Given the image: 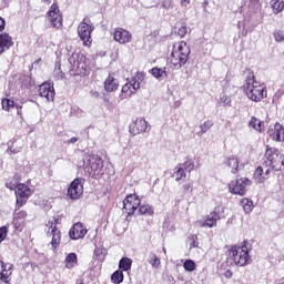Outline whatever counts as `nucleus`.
<instances>
[{"mask_svg":"<svg viewBox=\"0 0 284 284\" xmlns=\"http://www.w3.org/2000/svg\"><path fill=\"white\" fill-rule=\"evenodd\" d=\"M104 90L105 92H115V90H119V80L112 75H109L104 81Z\"/></svg>","mask_w":284,"mask_h":284,"instance_id":"nucleus-24","label":"nucleus"},{"mask_svg":"<svg viewBox=\"0 0 284 284\" xmlns=\"http://www.w3.org/2000/svg\"><path fill=\"white\" fill-rule=\"evenodd\" d=\"M264 164L266 168L275 170V172H281L284 169V155L277 149L267 148Z\"/></svg>","mask_w":284,"mask_h":284,"instance_id":"nucleus-4","label":"nucleus"},{"mask_svg":"<svg viewBox=\"0 0 284 284\" xmlns=\"http://www.w3.org/2000/svg\"><path fill=\"white\" fill-rule=\"evenodd\" d=\"M6 236H8V227L2 226L0 227V243H3V241H6Z\"/></svg>","mask_w":284,"mask_h":284,"instance_id":"nucleus-49","label":"nucleus"},{"mask_svg":"<svg viewBox=\"0 0 284 284\" xmlns=\"http://www.w3.org/2000/svg\"><path fill=\"white\" fill-rule=\"evenodd\" d=\"M149 263L152 267H159L161 265V260L154 253H150Z\"/></svg>","mask_w":284,"mask_h":284,"instance_id":"nucleus-38","label":"nucleus"},{"mask_svg":"<svg viewBox=\"0 0 284 284\" xmlns=\"http://www.w3.org/2000/svg\"><path fill=\"white\" fill-rule=\"evenodd\" d=\"M129 132L133 136H136L138 134H143V132H148V121H145V118H136L129 125Z\"/></svg>","mask_w":284,"mask_h":284,"instance_id":"nucleus-13","label":"nucleus"},{"mask_svg":"<svg viewBox=\"0 0 284 284\" xmlns=\"http://www.w3.org/2000/svg\"><path fill=\"white\" fill-rule=\"evenodd\" d=\"M6 30V20L0 17V32H3Z\"/></svg>","mask_w":284,"mask_h":284,"instance_id":"nucleus-52","label":"nucleus"},{"mask_svg":"<svg viewBox=\"0 0 284 284\" xmlns=\"http://www.w3.org/2000/svg\"><path fill=\"white\" fill-rule=\"evenodd\" d=\"M14 45V41L8 33H0V54H3L6 50H10Z\"/></svg>","mask_w":284,"mask_h":284,"instance_id":"nucleus-21","label":"nucleus"},{"mask_svg":"<svg viewBox=\"0 0 284 284\" xmlns=\"http://www.w3.org/2000/svg\"><path fill=\"white\" fill-rule=\"evenodd\" d=\"M84 171L89 173L92 179H99L105 174V168L103 166V159L99 155H91L84 162Z\"/></svg>","mask_w":284,"mask_h":284,"instance_id":"nucleus-6","label":"nucleus"},{"mask_svg":"<svg viewBox=\"0 0 284 284\" xmlns=\"http://www.w3.org/2000/svg\"><path fill=\"white\" fill-rule=\"evenodd\" d=\"M120 270H123V272H128L132 268V260L130 257H123L119 262Z\"/></svg>","mask_w":284,"mask_h":284,"instance_id":"nucleus-34","label":"nucleus"},{"mask_svg":"<svg viewBox=\"0 0 284 284\" xmlns=\"http://www.w3.org/2000/svg\"><path fill=\"white\" fill-rule=\"evenodd\" d=\"M140 205L141 200L136 194H129L123 201V210H125L128 216H132Z\"/></svg>","mask_w":284,"mask_h":284,"instance_id":"nucleus-10","label":"nucleus"},{"mask_svg":"<svg viewBox=\"0 0 284 284\" xmlns=\"http://www.w3.org/2000/svg\"><path fill=\"white\" fill-rule=\"evenodd\" d=\"M220 103H222L223 105H227L230 108V105H232V99H230V97L227 95H222L220 98Z\"/></svg>","mask_w":284,"mask_h":284,"instance_id":"nucleus-47","label":"nucleus"},{"mask_svg":"<svg viewBox=\"0 0 284 284\" xmlns=\"http://www.w3.org/2000/svg\"><path fill=\"white\" fill-rule=\"evenodd\" d=\"M242 245H235L230 250V255L232 256L235 265L240 267H245L252 263V257L250 256V248L245 245V242Z\"/></svg>","mask_w":284,"mask_h":284,"instance_id":"nucleus-5","label":"nucleus"},{"mask_svg":"<svg viewBox=\"0 0 284 284\" xmlns=\"http://www.w3.org/2000/svg\"><path fill=\"white\" fill-rule=\"evenodd\" d=\"M182 168L184 169V171L186 172H192V170H194V162L192 160H186L184 162V164L182 165Z\"/></svg>","mask_w":284,"mask_h":284,"instance_id":"nucleus-46","label":"nucleus"},{"mask_svg":"<svg viewBox=\"0 0 284 284\" xmlns=\"http://www.w3.org/2000/svg\"><path fill=\"white\" fill-rule=\"evenodd\" d=\"M68 196L72 201H77V199L83 196V179H75L71 182L68 189Z\"/></svg>","mask_w":284,"mask_h":284,"instance_id":"nucleus-12","label":"nucleus"},{"mask_svg":"<svg viewBox=\"0 0 284 284\" xmlns=\"http://www.w3.org/2000/svg\"><path fill=\"white\" fill-rule=\"evenodd\" d=\"M2 108L7 111L10 112V108H14V101L10 99H3L2 100Z\"/></svg>","mask_w":284,"mask_h":284,"instance_id":"nucleus-44","label":"nucleus"},{"mask_svg":"<svg viewBox=\"0 0 284 284\" xmlns=\"http://www.w3.org/2000/svg\"><path fill=\"white\" fill-rule=\"evenodd\" d=\"M212 125H214V122H212V120L205 121L202 124H200L201 134H205V132H207V130H210Z\"/></svg>","mask_w":284,"mask_h":284,"instance_id":"nucleus-42","label":"nucleus"},{"mask_svg":"<svg viewBox=\"0 0 284 284\" xmlns=\"http://www.w3.org/2000/svg\"><path fill=\"white\" fill-rule=\"evenodd\" d=\"M2 271L0 272V281L3 283H10L12 276V264L4 263L0 260Z\"/></svg>","mask_w":284,"mask_h":284,"instance_id":"nucleus-20","label":"nucleus"},{"mask_svg":"<svg viewBox=\"0 0 284 284\" xmlns=\"http://www.w3.org/2000/svg\"><path fill=\"white\" fill-rule=\"evenodd\" d=\"M53 74H54L55 79H58V80L63 79V71H61V64H59V63L55 64Z\"/></svg>","mask_w":284,"mask_h":284,"instance_id":"nucleus-45","label":"nucleus"},{"mask_svg":"<svg viewBox=\"0 0 284 284\" xmlns=\"http://www.w3.org/2000/svg\"><path fill=\"white\" fill-rule=\"evenodd\" d=\"M16 196H17V205L21 207V205H24L28 199L32 196V189H30V186L23 183H20L18 184V189H16Z\"/></svg>","mask_w":284,"mask_h":284,"instance_id":"nucleus-11","label":"nucleus"},{"mask_svg":"<svg viewBox=\"0 0 284 284\" xmlns=\"http://www.w3.org/2000/svg\"><path fill=\"white\" fill-rule=\"evenodd\" d=\"M255 183H264L265 182V172L263 171V166H257L254 171V175H253Z\"/></svg>","mask_w":284,"mask_h":284,"instance_id":"nucleus-28","label":"nucleus"},{"mask_svg":"<svg viewBox=\"0 0 284 284\" xmlns=\"http://www.w3.org/2000/svg\"><path fill=\"white\" fill-rule=\"evenodd\" d=\"M209 3H210V2L204 1V2H203L204 8H205V6H209Z\"/></svg>","mask_w":284,"mask_h":284,"instance_id":"nucleus-59","label":"nucleus"},{"mask_svg":"<svg viewBox=\"0 0 284 284\" xmlns=\"http://www.w3.org/2000/svg\"><path fill=\"white\" fill-rule=\"evenodd\" d=\"M39 97L42 99H47V101H54L55 92H54V83L43 82L39 89Z\"/></svg>","mask_w":284,"mask_h":284,"instance_id":"nucleus-14","label":"nucleus"},{"mask_svg":"<svg viewBox=\"0 0 284 284\" xmlns=\"http://www.w3.org/2000/svg\"><path fill=\"white\" fill-rule=\"evenodd\" d=\"M93 97H99V92H93Z\"/></svg>","mask_w":284,"mask_h":284,"instance_id":"nucleus-60","label":"nucleus"},{"mask_svg":"<svg viewBox=\"0 0 284 284\" xmlns=\"http://www.w3.org/2000/svg\"><path fill=\"white\" fill-rule=\"evenodd\" d=\"M189 28H187V24H185V22H179L176 26H175V32L176 34H179V37L183 38L185 37V34H187L189 32Z\"/></svg>","mask_w":284,"mask_h":284,"instance_id":"nucleus-33","label":"nucleus"},{"mask_svg":"<svg viewBox=\"0 0 284 284\" xmlns=\"http://www.w3.org/2000/svg\"><path fill=\"white\" fill-rule=\"evenodd\" d=\"M271 7L273 9V12L275 14H278V12H283V10H284V1L283 0H271Z\"/></svg>","mask_w":284,"mask_h":284,"instance_id":"nucleus-32","label":"nucleus"},{"mask_svg":"<svg viewBox=\"0 0 284 284\" xmlns=\"http://www.w3.org/2000/svg\"><path fill=\"white\" fill-rule=\"evenodd\" d=\"M224 276H225V278H232V276H233L232 271H230V270L225 271Z\"/></svg>","mask_w":284,"mask_h":284,"instance_id":"nucleus-53","label":"nucleus"},{"mask_svg":"<svg viewBox=\"0 0 284 284\" xmlns=\"http://www.w3.org/2000/svg\"><path fill=\"white\" fill-rule=\"evenodd\" d=\"M92 32H94V24H92V22L88 19H84L78 26V34L81 41H83V45L87 48L92 45Z\"/></svg>","mask_w":284,"mask_h":284,"instance_id":"nucleus-8","label":"nucleus"},{"mask_svg":"<svg viewBox=\"0 0 284 284\" xmlns=\"http://www.w3.org/2000/svg\"><path fill=\"white\" fill-rule=\"evenodd\" d=\"M268 136L273 141H277V143H281L284 141V128L281 123L271 124L267 131Z\"/></svg>","mask_w":284,"mask_h":284,"instance_id":"nucleus-15","label":"nucleus"},{"mask_svg":"<svg viewBox=\"0 0 284 284\" xmlns=\"http://www.w3.org/2000/svg\"><path fill=\"white\" fill-rule=\"evenodd\" d=\"M52 0H41L42 3H44L45 6H50Z\"/></svg>","mask_w":284,"mask_h":284,"instance_id":"nucleus-57","label":"nucleus"},{"mask_svg":"<svg viewBox=\"0 0 284 284\" xmlns=\"http://www.w3.org/2000/svg\"><path fill=\"white\" fill-rule=\"evenodd\" d=\"M248 128H252L255 132L263 133L265 132V122L261 121L256 116H252L248 121Z\"/></svg>","mask_w":284,"mask_h":284,"instance_id":"nucleus-23","label":"nucleus"},{"mask_svg":"<svg viewBox=\"0 0 284 284\" xmlns=\"http://www.w3.org/2000/svg\"><path fill=\"white\" fill-rule=\"evenodd\" d=\"M163 252H164V254H165L166 250H165V248H163Z\"/></svg>","mask_w":284,"mask_h":284,"instance_id":"nucleus-61","label":"nucleus"},{"mask_svg":"<svg viewBox=\"0 0 284 284\" xmlns=\"http://www.w3.org/2000/svg\"><path fill=\"white\" fill-rule=\"evenodd\" d=\"M69 68L72 74L85 77L90 73V60L81 53H72L69 57Z\"/></svg>","mask_w":284,"mask_h":284,"instance_id":"nucleus-2","label":"nucleus"},{"mask_svg":"<svg viewBox=\"0 0 284 284\" xmlns=\"http://www.w3.org/2000/svg\"><path fill=\"white\" fill-rule=\"evenodd\" d=\"M173 176L175 178V181H181L187 176L185 173V169L180 165L176 168V171L174 172Z\"/></svg>","mask_w":284,"mask_h":284,"instance_id":"nucleus-36","label":"nucleus"},{"mask_svg":"<svg viewBox=\"0 0 284 284\" xmlns=\"http://www.w3.org/2000/svg\"><path fill=\"white\" fill-rule=\"evenodd\" d=\"M221 221V214L216 211L210 213L204 222H199L200 227H216V222Z\"/></svg>","mask_w":284,"mask_h":284,"instance_id":"nucleus-19","label":"nucleus"},{"mask_svg":"<svg viewBox=\"0 0 284 284\" xmlns=\"http://www.w3.org/2000/svg\"><path fill=\"white\" fill-rule=\"evenodd\" d=\"M241 205L245 212V214H250L252 212V210H254V202H252V200L244 197L241 201Z\"/></svg>","mask_w":284,"mask_h":284,"instance_id":"nucleus-31","label":"nucleus"},{"mask_svg":"<svg viewBox=\"0 0 284 284\" xmlns=\"http://www.w3.org/2000/svg\"><path fill=\"white\" fill-rule=\"evenodd\" d=\"M183 267L186 272H194V270H196V263L192 260H186L183 263Z\"/></svg>","mask_w":284,"mask_h":284,"instance_id":"nucleus-40","label":"nucleus"},{"mask_svg":"<svg viewBox=\"0 0 284 284\" xmlns=\"http://www.w3.org/2000/svg\"><path fill=\"white\" fill-rule=\"evenodd\" d=\"M247 185H252V181L247 178H241L240 180L233 181L229 184V192L237 194L239 196H245Z\"/></svg>","mask_w":284,"mask_h":284,"instance_id":"nucleus-9","label":"nucleus"},{"mask_svg":"<svg viewBox=\"0 0 284 284\" xmlns=\"http://www.w3.org/2000/svg\"><path fill=\"white\" fill-rule=\"evenodd\" d=\"M77 253H69L64 258V266L67 267V270H73V267H77Z\"/></svg>","mask_w":284,"mask_h":284,"instance_id":"nucleus-27","label":"nucleus"},{"mask_svg":"<svg viewBox=\"0 0 284 284\" xmlns=\"http://www.w3.org/2000/svg\"><path fill=\"white\" fill-rule=\"evenodd\" d=\"M190 1L191 0H180L181 6H183L184 8H186V6H190Z\"/></svg>","mask_w":284,"mask_h":284,"instance_id":"nucleus-54","label":"nucleus"},{"mask_svg":"<svg viewBox=\"0 0 284 284\" xmlns=\"http://www.w3.org/2000/svg\"><path fill=\"white\" fill-rule=\"evenodd\" d=\"M244 92L251 101L258 103L263 98L266 97L265 85L254 79V75L246 79L244 83Z\"/></svg>","mask_w":284,"mask_h":284,"instance_id":"nucleus-3","label":"nucleus"},{"mask_svg":"<svg viewBox=\"0 0 284 284\" xmlns=\"http://www.w3.org/2000/svg\"><path fill=\"white\" fill-rule=\"evenodd\" d=\"M136 94V91L133 87L128 82L122 87L121 93H120V101H123L125 99H132V95Z\"/></svg>","mask_w":284,"mask_h":284,"instance_id":"nucleus-25","label":"nucleus"},{"mask_svg":"<svg viewBox=\"0 0 284 284\" xmlns=\"http://www.w3.org/2000/svg\"><path fill=\"white\" fill-rule=\"evenodd\" d=\"M139 213L141 215L146 214V216H153L154 215V206L149 205V204H143V205L140 206Z\"/></svg>","mask_w":284,"mask_h":284,"instance_id":"nucleus-35","label":"nucleus"},{"mask_svg":"<svg viewBox=\"0 0 284 284\" xmlns=\"http://www.w3.org/2000/svg\"><path fill=\"white\" fill-rule=\"evenodd\" d=\"M184 194H192L194 191V185L192 183H186L183 185Z\"/></svg>","mask_w":284,"mask_h":284,"instance_id":"nucleus-48","label":"nucleus"},{"mask_svg":"<svg viewBox=\"0 0 284 284\" xmlns=\"http://www.w3.org/2000/svg\"><path fill=\"white\" fill-rule=\"evenodd\" d=\"M150 74L154 77V79H165L168 77V71L161 68H153L150 70Z\"/></svg>","mask_w":284,"mask_h":284,"instance_id":"nucleus-29","label":"nucleus"},{"mask_svg":"<svg viewBox=\"0 0 284 284\" xmlns=\"http://www.w3.org/2000/svg\"><path fill=\"white\" fill-rule=\"evenodd\" d=\"M87 234L88 229H85L81 222L75 223L69 231V236L72 241H79V239H83Z\"/></svg>","mask_w":284,"mask_h":284,"instance_id":"nucleus-17","label":"nucleus"},{"mask_svg":"<svg viewBox=\"0 0 284 284\" xmlns=\"http://www.w3.org/2000/svg\"><path fill=\"white\" fill-rule=\"evenodd\" d=\"M47 20L50 23L51 28L55 30H61L63 28V14L61 13V9H59V4L53 2L47 12Z\"/></svg>","mask_w":284,"mask_h":284,"instance_id":"nucleus-7","label":"nucleus"},{"mask_svg":"<svg viewBox=\"0 0 284 284\" xmlns=\"http://www.w3.org/2000/svg\"><path fill=\"white\" fill-rule=\"evenodd\" d=\"M226 165L227 168H231L232 174H236V172H239V159H236L235 156L229 158L226 161Z\"/></svg>","mask_w":284,"mask_h":284,"instance_id":"nucleus-30","label":"nucleus"},{"mask_svg":"<svg viewBox=\"0 0 284 284\" xmlns=\"http://www.w3.org/2000/svg\"><path fill=\"white\" fill-rule=\"evenodd\" d=\"M113 39L121 45H125L132 41V33L123 28H116L113 32Z\"/></svg>","mask_w":284,"mask_h":284,"instance_id":"nucleus-16","label":"nucleus"},{"mask_svg":"<svg viewBox=\"0 0 284 284\" xmlns=\"http://www.w3.org/2000/svg\"><path fill=\"white\" fill-rule=\"evenodd\" d=\"M20 184L21 183H19L17 179L13 178L11 180H7L6 187H8V190H17Z\"/></svg>","mask_w":284,"mask_h":284,"instance_id":"nucleus-41","label":"nucleus"},{"mask_svg":"<svg viewBox=\"0 0 284 284\" xmlns=\"http://www.w3.org/2000/svg\"><path fill=\"white\" fill-rule=\"evenodd\" d=\"M23 150V141L21 140H11L8 142V152L10 154H19Z\"/></svg>","mask_w":284,"mask_h":284,"instance_id":"nucleus-22","label":"nucleus"},{"mask_svg":"<svg viewBox=\"0 0 284 284\" xmlns=\"http://www.w3.org/2000/svg\"><path fill=\"white\" fill-rule=\"evenodd\" d=\"M270 174V169H267L265 172H264V176L265 179H267V175Z\"/></svg>","mask_w":284,"mask_h":284,"instance_id":"nucleus-58","label":"nucleus"},{"mask_svg":"<svg viewBox=\"0 0 284 284\" xmlns=\"http://www.w3.org/2000/svg\"><path fill=\"white\" fill-rule=\"evenodd\" d=\"M187 59H190V45H187V42H175L168 59L170 68L172 70H181L187 63Z\"/></svg>","mask_w":284,"mask_h":284,"instance_id":"nucleus-1","label":"nucleus"},{"mask_svg":"<svg viewBox=\"0 0 284 284\" xmlns=\"http://www.w3.org/2000/svg\"><path fill=\"white\" fill-rule=\"evenodd\" d=\"M194 239H195L194 236L191 237V241H193V243L190 244V247H197L199 243H196V242L194 241Z\"/></svg>","mask_w":284,"mask_h":284,"instance_id":"nucleus-55","label":"nucleus"},{"mask_svg":"<svg viewBox=\"0 0 284 284\" xmlns=\"http://www.w3.org/2000/svg\"><path fill=\"white\" fill-rule=\"evenodd\" d=\"M144 79H145V75L141 72H138L135 75L131 78L129 83L131 84L133 90L136 92V90L141 89V84L143 83Z\"/></svg>","mask_w":284,"mask_h":284,"instance_id":"nucleus-26","label":"nucleus"},{"mask_svg":"<svg viewBox=\"0 0 284 284\" xmlns=\"http://www.w3.org/2000/svg\"><path fill=\"white\" fill-rule=\"evenodd\" d=\"M111 281H112V283H115V284H121V283H123V271H115V272L111 275Z\"/></svg>","mask_w":284,"mask_h":284,"instance_id":"nucleus-37","label":"nucleus"},{"mask_svg":"<svg viewBox=\"0 0 284 284\" xmlns=\"http://www.w3.org/2000/svg\"><path fill=\"white\" fill-rule=\"evenodd\" d=\"M26 216H28L26 211H21V212L16 213L13 219H18L19 221H24Z\"/></svg>","mask_w":284,"mask_h":284,"instance_id":"nucleus-50","label":"nucleus"},{"mask_svg":"<svg viewBox=\"0 0 284 284\" xmlns=\"http://www.w3.org/2000/svg\"><path fill=\"white\" fill-rule=\"evenodd\" d=\"M26 225V220L13 219V227L17 232H23V227Z\"/></svg>","mask_w":284,"mask_h":284,"instance_id":"nucleus-39","label":"nucleus"},{"mask_svg":"<svg viewBox=\"0 0 284 284\" xmlns=\"http://www.w3.org/2000/svg\"><path fill=\"white\" fill-rule=\"evenodd\" d=\"M48 237L51 239V247L57 250L61 245V231L55 225L51 224L48 231Z\"/></svg>","mask_w":284,"mask_h":284,"instance_id":"nucleus-18","label":"nucleus"},{"mask_svg":"<svg viewBox=\"0 0 284 284\" xmlns=\"http://www.w3.org/2000/svg\"><path fill=\"white\" fill-rule=\"evenodd\" d=\"M273 37L276 43H284V31H274Z\"/></svg>","mask_w":284,"mask_h":284,"instance_id":"nucleus-43","label":"nucleus"},{"mask_svg":"<svg viewBox=\"0 0 284 284\" xmlns=\"http://www.w3.org/2000/svg\"><path fill=\"white\" fill-rule=\"evenodd\" d=\"M162 8H163L164 10H172V0H164V1L162 2Z\"/></svg>","mask_w":284,"mask_h":284,"instance_id":"nucleus-51","label":"nucleus"},{"mask_svg":"<svg viewBox=\"0 0 284 284\" xmlns=\"http://www.w3.org/2000/svg\"><path fill=\"white\" fill-rule=\"evenodd\" d=\"M77 141H79V138H71L67 143H77Z\"/></svg>","mask_w":284,"mask_h":284,"instance_id":"nucleus-56","label":"nucleus"}]
</instances>
